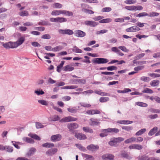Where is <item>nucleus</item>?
Listing matches in <instances>:
<instances>
[{
	"label": "nucleus",
	"instance_id": "1",
	"mask_svg": "<svg viewBox=\"0 0 160 160\" xmlns=\"http://www.w3.org/2000/svg\"><path fill=\"white\" fill-rule=\"evenodd\" d=\"M108 61V60L106 58H98L94 59L92 60V62L97 64H104L107 63Z\"/></svg>",
	"mask_w": 160,
	"mask_h": 160
},
{
	"label": "nucleus",
	"instance_id": "2",
	"mask_svg": "<svg viewBox=\"0 0 160 160\" xmlns=\"http://www.w3.org/2000/svg\"><path fill=\"white\" fill-rule=\"evenodd\" d=\"M50 21L51 22L62 23L66 22L67 20L66 18L63 17H57L56 18H51Z\"/></svg>",
	"mask_w": 160,
	"mask_h": 160
},
{
	"label": "nucleus",
	"instance_id": "3",
	"mask_svg": "<svg viewBox=\"0 0 160 160\" xmlns=\"http://www.w3.org/2000/svg\"><path fill=\"white\" fill-rule=\"evenodd\" d=\"M77 120V118L72 116H68L63 118L59 121L60 122H69L75 121Z\"/></svg>",
	"mask_w": 160,
	"mask_h": 160
},
{
	"label": "nucleus",
	"instance_id": "4",
	"mask_svg": "<svg viewBox=\"0 0 160 160\" xmlns=\"http://www.w3.org/2000/svg\"><path fill=\"white\" fill-rule=\"evenodd\" d=\"M62 138V136L61 134H57L52 135L50 138V140L52 142H56L60 141Z\"/></svg>",
	"mask_w": 160,
	"mask_h": 160
},
{
	"label": "nucleus",
	"instance_id": "5",
	"mask_svg": "<svg viewBox=\"0 0 160 160\" xmlns=\"http://www.w3.org/2000/svg\"><path fill=\"white\" fill-rule=\"evenodd\" d=\"M58 31L59 33L62 34H68L69 35H71L73 34V31L69 29L65 30L60 29H59Z\"/></svg>",
	"mask_w": 160,
	"mask_h": 160
},
{
	"label": "nucleus",
	"instance_id": "6",
	"mask_svg": "<svg viewBox=\"0 0 160 160\" xmlns=\"http://www.w3.org/2000/svg\"><path fill=\"white\" fill-rule=\"evenodd\" d=\"M100 122H98L97 119L94 118H91L89 120V124L90 126H96L98 125Z\"/></svg>",
	"mask_w": 160,
	"mask_h": 160
},
{
	"label": "nucleus",
	"instance_id": "7",
	"mask_svg": "<svg viewBox=\"0 0 160 160\" xmlns=\"http://www.w3.org/2000/svg\"><path fill=\"white\" fill-rule=\"evenodd\" d=\"M102 158L104 160H113L114 156L112 154L107 153L102 155Z\"/></svg>",
	"mask_w": 160,
	"mask_h": 160
},
{
	"label": "nucleus",
	"instance_id": "8",
	"mask_svg": "<svg viewBox=\"0 0 160 160\" xmlns=\"http://www.w3.org/2000/svg\"><path fill=\"white\" fill-rule=\"evenodd\" d=\"M25 40V38L24 37H21L18 39V40L13 42L15 48L22 44Z\"/></svg>",
	"mask_w": 160,
	"mask_h": 160
},
{
	"label": "nucleus",
	"instance_id": "9",
	"mask_svg": "<svg viewBox=\"0 0 160 160\" xmlns=\"http://www.w3.org/2000/svg\"><path fill=\"white\" fill-rule=\"evenodd\" d=\"M75 36L78 37H83L86 36V33L83 31L80 30H76L74 32Z\"/></svg>",
	"mask_w": 160,
	"mask_h": 160
},
{
	"label": "nucleus",
	"instance_id": "10",
	"mask_svg": "<svg viewBox=\"0 0 160 160\" xmlns=\"http://www.w3.org/2000/svg\"><path fill=\"white\" fill-rule=\"evenodd\" d=\"M140 30V29L137 26H134L128 28L126 29L127 32H135L138 31Z\"/></svg>",
	"mask_w": 160,
	"mask_h": 160
},
{
	"label": "nucleus",
	"instance_id": "11",
	"mask_svg": "<svg viewBox=\"0 0 160 160\" xmlns=\"http://www.w3.org/2000/svg\"><path fill=\"white\" fill-rule=\"evenodd\" d=\"M101 112L97 109H90L88 110L86 113L89 115H92L95 114H100Z\"/></svg>",
	"mask_w": 160,
	"mask_h": 160
},
{
	"label": "nucleus",
	"instance_id": "12",
	"mask_svg": "<svg viewBox=\"0 0 160 160\" xmlns=\"http://www.w3.org/2000/svg\"><path fill=\"white\" fill-rule=\"evenodd\" d=\"M128 148L130 149H136L138 150H140L142 149L143 147L142 145L138 144H132L130 145Z\"/></svg>",
	"mask_w": 160,
	"mask_h": 160
},
{
	"label": "nucleus",
	"instance_id": "13",
	"mask_svg": "<svg viewBox=\"0 0 160 160\" xmlns=\"http://www.w3.org/2000/svg\"><path fill=\"white\" fill-rule=\"evenodd\" d=\"M78 126V125L76 123H71L68 125V128L70 131H72L77 129Z\"/></svg>",
	"mask_w": 160,
	"mask_h": 160
},
{
	"label": "nucleus",
	"instance_id": "14",
	"mask_svg": "<svg viewBox=\"0 0 160 160\" xmlns=\"http://www.w3.org/2000/svg\"><path fill=\"white\" fill-rule=\"evenodd\" d=\"M84 23L86 25L90 26L93 27H96L98 24V22L92 21H86L84 22Z\"/></svg>",
	"mask_w": 160,
	"mask_h": 160
},
{
	"label": "nucleus",
	"instance_id": "15",
	"mask_svg": "<svg viewBox=\"0 0 160 160\" xmlns=\"http://www.w3.org/2000/svg\"><path fill=\"white\" fill-rule=\"evenodd\" d=\"M75 137L76 138L79 140H85L87 138V137L85 134L80 133H76Z\"/></svg>",
	"mask_w": 160,
	"mask_h": 160
},
{
	"label": "nucleus",
	"instance_id": "16",
	"mask_svg": "<svg viewBox=\"0 0 160 160\" xmlns=\"http://www.w3.org/2000/svg\"><path fill=\"white\" fill-rule=\"evenodd\" d=\"M3 46L4 48L7 49L15 48L14 43L11 42L6 43H3Z\"/></svg>",
	"mask_w": 160,
	"mask_h": 160
},
{
	"label": "nucleus",
	"instance_id": "17",
	"mask_svg": "<svg viewBox=\"0 0 160 160\" xmlns=\"http://www.w3.org/2000/svg\"><path fill=\"white\" fill-rule=\"evenodd\" d=\"M57 151L58 149L57 148L50 149L46 152V154L48 155L52 156Z\"/></svg>",
	"mask_w": 160,
	"mask_h": 160
},
{
	"label": "nucleus",
	"instance_id": "18",
	"mask_svg": "<svg viewBox=\"0 0 160 160\" xmlns=\"http://www.w3.org/2000/svg\"><path fill=\"white\" fill-rule=\"evenodd\" d=\"M87 148L89 150L94 151L97 150L99 148V147L98 145L92 144L88 146Z\"/></svg>",
	"mask_w": 160,
	"mask_h": 160
},
{
	"label": "nucleus",
	"instance_id": "19",
	"mask_svg": "<svg viewBox=\"0 0 160 160\" xmlns=\"http://www.w3.org/2000/svg\"><path fill=\"white\" fill-rule=\"evenodd\" d=\"M36 150L35 148H31L26 153V156L28 157H30L33 155L34 154V153L36 152Z\"/></svg>",
	"mask_w": 160,
	"mask_h": 160
},
{
	"label": "nucleus",
	"instance_id": "20",
	"mask_svg": "<svg viewBox=\"0 0 160 160\" xmlns=\"http://www.w3.org/2000/svg\"><path fill=\"white\" fill-rule=\"evenodd\" d=\"M61 14H64L68 16H72L73 15L72 12L66 10H61Z\"/></svg>",
	"mask_w": 160,
	"mask_h": 160
},
{
	"label": "nucleus",
	"instance_id": "21",
	"mask_svg": "<svg viewBox=\"0 0 160 160\" xmlns=\"http://www.w3.org/2000/svg\"><path fill=\"white\" fill-rule=\"evenodd\" d=\"M117 122L122 124H128L133 123V122L129 120H118Z\"/></svg>",
	"mask_w": 160,
	"mask_h": 160
},
{
	"label": "nucleus",
	"instance_id": "22",
	"mask_svg": "<svg viewBox=\"0 0 160 160\" xmlns=\"http://www.w3.org/2000/svg\"><path fill=\"white\" fill-rule=\"evenodd\" d=\"M60 117L57 115H54L48 118V120L51 121H56L60 120Z\"/></svg>",
	"mask_w": 160,
	"mask_h": 160
},
{
	"label": "nucleus",
	"instance_id": "23",
	"mask_svg": "<svg viewBox=\"0 0 160 160\" xmlns=\"http://www.w3.org/2000/svg\"><path fill=\"white\" fill-rule=\"evenodd\" d=\"M136 141V138L135 137H132L126 140L124 142L126 144H128L135 142Z\"/></svg>",
	"mask_w": 160,
	"mask_h": 160
},
{
	"label": "nucleus",
	"instance_id": "24",
	"mask_svg": "<svg viewBox=\"0 0 160 160\" xmlns=\"http://www.w3.org/2000/svg\"><path fill=\"white\" fill-rule=\"evenodd\" d=\"M74 69V68L72 67L70 65H68L63 68L64 71H72Z\"/></svg>",
	"mask_w": 160,
	"mask_h": 160
},
{
	"label": "nucleus",
	"instance_id": "25",
	"mask_svg": "<svg viewBox=\"0 0 160 160\" xmlns=\"http://www.w3.org/2000/svg\"><path fill=\"white\" fill-rule=\"evenodd\" d=\"M22 139L24 141L28 143H33L34 142V141L32 139L27 137H23Z\"/></svg>",
	"mask_w": 160,
	"mask_h": 160
},
{
	"label": "nucleus",
	"instance_id": "26",
	"mask_svg": "<svg viewBox=\"0 0 160 160\" xmlns=\"http://www.w3.org/2000/svg\"><path fill=\"white\" fill-rule=\"evenodd\" d=\"M42 146L47 148H51L53 147L54 146V145L53 143L50 142H46L43 143L42 145Z\"/></svg>",
	"mask_w": 160,
	"mask_h": 160
},
{
	"label": "nucleus",
	"instance_id": "27",
	"mask_svg": "<svg viewBox=\"0 0 160 160\" xmlns=\"http://www.w3.org/2000/svg\"><path fill=\"white\" fill-rule=\"evenodd\" d=\"M5 149L7 152L9 153H11L13 151V148L12 146H5L4 147Z\"/></svg>",
	"mask_w": 160,
	"mask_h": 160
},
{
	"label": "nucleus",
	"instance_id": "28",
	"mask_svg": "<svg viewBox=\"0 0 160 160\" xmlns=\"http://www.w3.org/2000/svg\"><path fill=\"white\" fill-rule=\"evenodd\" d=\"M107 130L108 132H112L114 133H117L118 132L119 130L116 128H108L107 129Z\"/></svg>",
	"mask_w": 160,
	"mask_h": 160
},
{
	"label": "nucleus",
	"instance_id": "29",
	"mask_svg": "<svg viewBox=\"0 0 160 160\" xmlns=\"http://www.w3.org/2000/svg\"><path fill=\"white\" fill-rule=\"evenodd\" d=\"M83 157L86 158L85 160H94V158L92 156L90 155L86 154H82Z\"/></svg>",
	"mask_w": 160,
	"mask_h": 160
},
{
	"label": "nucleus",
	"instance_id": "30",
	"mask_svg": "<svg viewBox=\"0 0 160 160\" xmlns=\"http://www.w3.org/2000/svg\"><path fill=\"white\" fill-rule=\"evenodd\" d=\"M82 130L86 132H89L91 133L93 132L92 129L88 127H83Z\"/></svg>",
	"mask_w": 160,
	"mask_h": 160
},
{
	"label": "nucleus",
	"instance_id": "31",
	"mask_svg": "<svg viewBox=\"0 0 160 160\" xmlns=\"http://www.w3.org/2000/svg\"><path fill=\"white\" fill-rule=\"evenodd\" d=\"M107 129H103L101 130V131L102 132L100 133L99 134L100 136L101 137H104L108 135V133L109 132H108L107 130Z\"/></svg>",
	"mask_w": 160,
	"mask_h": 160
},
{
	"label": "nucleus",
	"instance_id": "32",
	"mask_svg": "<svg viewBox=\"0 0 160 160\" xmlns=\"http://www.w3.org/2000/svg\"><path fill=\"white\" fill-rule=\"evenodd\" d=\"M158 129V128L157 127H154L149 132L148 135L151 136H152L157 132Z\"/></svg>",
	"mask_w": 160,
	"mask_h": 160
},
{
	"label": "nucleus",
	"instance_id": "33",
	"mask_svg": "<svg viewBox=\"0 0 160 160\" xmlns=\"http://www.w3.org/2000/svg\"><path fill=\"white\" fill-rule=\"evenodd\" d=\"M73 82H75L73 83L76 84L77 83L76 82V81L78 82L79 83L83 84H85L86 82V81L85 79H77L75 80V79H72V80Z\"/></svg>",
	"mask_w": 160,
	"mask_h": 160
},
{
	"label": "nucleus",
	"instance_id": "34",
	"mask_svg": "<svg viewBox=\"0 0 160 160\" xmlns=\"http://www.w3.org/2000/svg\"><path fill=\"white\" fill-rule=\"evenodd\" d=\"M121 155L123 157L128 159H130L132 158V157L129 156L128 153L127 152H122L121 153Z\"/></svg>",
	"mask_w": 160,
	"mask_h": 160
},
{
	"label": "nucleus",
	"instance_id": "35",
	"mask_svg": "<svg viewBox=\"0 0 160 160\" xmlns=\"http://www.w3.org/2000/svg\"><path fill=\"white\" fill-rule=\"evenodd\" d=\"M159 83V81L157 80H155L152 81L150 83V85L152 87H155L158 86Z\"/></svg>",
	"mask_w": 160,
	"mask_h": 160
},
{
	"label": "nucleus",
	"instance_id": "36",
	"mask_svg": "<svg viewBox=\"0 0 160 160\" xmlns=\"http://www.w3.org/2000/svg\"><path fill=\"white\" fill-rule=\"evenodd\" d=\"M28 136L38 140H41L40 137L36 134L30 133L28 134Z\"/></svg>",
	"mask_w": 160,
	"mask_h": 160
},
{
	"label": "nucleus",
	"instance_id": "37",
	"mask_svg": "<svg viewBox=\"0 0 160 160\" xmlns=\"http://www.w3.org/2000/svg\"><path fill=\"white\" fill-rule=\"evenodd\" d=\"M117 142L115 138H112L108 142V144L111 146H115L117 144Z\"/></svg>",
	"mask_w": 160,
	"mask_h": 160
},
{
	"label": "nucleus",
	"instance_id": "38",
	"mask_svg": "<svg viewBox=\"0 0 160 160\" xmlns=\"http://www.w3.org/2000/svg\"><path fill=\"white\" fill-rule=\"evenodd\" d=\"M75 145L81 151L85 152L87 150L86 148L80 144H76Z\"/></svg>",
	"mask_w": 160,
	"mask_h": 160
},
{
	"label": "nucleus",
	"instance_id": "39",
	"mask_svg": "<svg viewBox=\"0 0 160 160\" xmlns=\"http://www.w3.org/2000/svg\"><path fill=\"white\" fill-rule=\"evenodd\" d=\"M112 21V19L110 18H107L99 21V22L100 23H106L111 22Z\"/></svg>",
	"mask_w": 160,
	"mask_h": 160
},
{
	"label": "nucleus",
	"instance_id": "40",
	"mask_svg": "<svg viewBox=\"0 0 160 160\" xmlns=\"http://www.w3.org/2000/svg\"><path fill=\"white\" fill-rule=\"evenodd\" d=\"M18 14L20 16L22 17L27 16L28 15V12L25 10L19 12Z\"/></svg>",
	"mask_w": 160,
	"mask_h": 160
},
{
	"label": "nucleus",
	"instance_id": "41",
	"mask_svg": "<svg viewBox=\"0 0 160 160\" xmlns=\"http://www.w3.org/2000/svg\"><path fill=\"white\" fill-rule=\"evenodd\" d=\"M99 100L100 102H105L108 101L109 100V98L108 97H101Z\"/></svg>",
	"mask_w": 160,
	"mask_h": 160
},
{
	"label": "nucleus",
	"instance_id": "42",
	"mask_svg": "<svg viewBox=\"0 0 160 160\" xmlns=\"http://www.w3.org/2000/svg\"><path fill=\"white\" fill-rule=\"evenodd\" d=\"M136 104L140 107H146L148 106V104L142 102H137L135 103Z\"/></svg>",
	"mask_w": 160,
	"mask_h": 160
},
{
	"label": "nucleus",
	"instance_id": "43",
	"mask_svg": "<svg viewBox=\"0 0 160 160\" xmlns=\"http://www.w3.org/2000/svg\"><path fill=\"white\" fill-rule=\"evenodd\" d=\"M146 131V128H143L141 129L138 132H137L135 134L136 136H140L144 133Z\"/></svg>",
	"mask_w": 160,
	"mask_h": 160
},
{
	"label": "nucleus",
	"instance_id": "44",
	"mask_svg": "<svg viewBox=\"0 0 160 160\" xmlns=\"http://www.w3.org/2000/svg\"><path fill=\"white\" fill-rule=\"evenodd\" d=\"M62 46L59 45L57 46L54 48H52V51L54 52H57L62 50L63 48Z\"/></svg>",
	"mask_w": 160,
	"mask_h": 160
},
{
	"label": "nucleus",
	"instance_id": "45",
	"mask_svg": "<svg viewBox=\"0 0 160 160\" xmlns=\"http://www.w3.org/2000/svg\"><path fill=\"white\" fill-rule=\"evenodd\" d=\"M76 107H73V108H67V110L68 112L71 113H75L77 112V110L78 109H75Z\"/></svg>",
	"mask_w": 160,
	"mask_h": 160
},
{
	"label": "nucleus",
	"instance_id": "46",
	"mask_svg": "<svg viewBox=\"0 0 160 160\" xmlns=\"http://www.w3.org/2000/svg\"><path fill=\"white\" fill-rule=\"evenodd\" d=\"M60 14H61V10H53L51 12V15L53 16H58Z\"/></svg>",
	"mask_w": 160,
	"mask_h": 160
},
{
	"label": "nucleus",
	"instance_id": "47",
	"mask_svg": "<svg viewBox=\"0 0 160 160\" xmlns=\"http://www.w3.org/2000/svg\"><path fill=\"white\" fill-rule=\"evenodd\" d=\"M38 102L40 104L45 106H47L48 105V102L43 99L39 100Z\"/></svg>",
	"mask_w": 160,
	"mask_h": 160
},
{
	"label": "nucleus",
	"instance_id": "48",
	"mask_svg": "<svg viewBox=\"0 0 160 160\" xmlns=\"http://www.w3.org/2000/svg\"><path fill=\"white\" fill-rule=\"evenodd\" d=\"M142 92L148 93H152L153 91L151 89L146 88L142 91Z\"/></svg>",
	"mask_w": 160,
	"mask_h": 160
},
{
	"label": "nucleus",
	"instance_id": "49",
	"mask_svg": "<svg viewBox=\"0 0 160 160\" xmlns=\"http://www.w3.org/2000/svg\"><path fill=\"white\" fill-rule=\"evenodd\" d=\"M38 25L40 26L49 25H50L48 22L42 20L38 22Z\"/></svg>",
	"mask_w": 160,
	"mask_h": 160
},
{
	"label": "nucleus",
	"instance_id": "50",
	"mask_svg": "<svg viewBox=\"0 0 160 160\" xmlns=\"http://www.w3.org/2000/svg\"><path fill=\"white\" fill-rule=\"evenodd\" d=\"M72 50L73 52L76 53H82V50L79 49L76 46L74 47Z\"/></svg>",
	"mask_w": 160,
	"mask_h": 160
},
{
	"label": "nucleus",
	"instance_id": "51",
	"mask_svg": "<svg viewBox=\"0 0 160 160\" xmlns=\"http://www.w3.org/2000/svg\"><path fill=\"white\" fill-rule=\"evenodd\" d=\"M107 69L108 71L116 70L117 69V68L116 66H112L107 67Z\"/></svg>",
	"mask_w": 160,
	"mask_h": 160
},
{
	"label": "nucleus",
	"instance_id": "52",
	"mask_svg": "<svg viewBox=\"0 0 160 160\" xmlns=\"http://www.w3.org/2000/svg\"><path fill=\"white\" fill-rule=\"evenodd\" d=\"M53 7L56 8H61L62 7V5L59 3H55L53 5Z\"/></svg>",
	"mask_w": 160,
	"mask_h": 160
},
{
	"label": "nucleus",
	"instance_id": "53",
	"mask_svg": "<svg viewBox=\"0 0 160 160\" xmlns=\"http://www.w3.org/2000/svg\"><path fill=\"white\" fill-rule=\"evenodd\" d=\"M122 128V129L128 131H130L133 129V128L132 126H123Z\"/></svg>",
	"mask_w": 160,
	"mask_h": 160
},
{
	"label": "nucleus",
	"instance_id": "54",
	"mask_svg": "<svg viewBox=\"0 0 160 160\" xmlns=\"http://www.w3.org/2000/svg\"><path fill=\"white\" fill-rule=\"evenodd\" d=\"M140 80L145 82H148L150 81V79L148 77L142 76L140 78Z\"/></svg>",
	"mask_w": 160,
	"mask_h": 160
},
{
	"label": "nucleus",
	"instance_id": "55",
	"mask_svg": "<svg viewBox=\"0 0 160 160\" xmlns=\"http://www.w3.org/2000/svg\"><path fill=\"white\" fill-rule=\"evenodd\" d=\"M136 0H127L124 1V2L127 4H132L136 3Z\"/></svg>",
	"mask_w": 160,
	"mask_h": 160
},
{
	"label": "nucleus",
	"instance_id": "56",
	"mask_svg": "<svg viewBox=\"0 0 160 160\" xmlns=\"http://www.w3.org/2000/svg\"><path fill=\"white\" fill-rule=\"evenodd\" d=\"M82 9H86V8H89L92 9V8L90 7V6L85 3H82L81 4Z\"/></svg>",
	"mask_w": 160,
	"mask_h": 160
},
{
	"label": "nucleus",
	"instance_id": "57",
	"mask_svg": "<svg viewBox=\"0 0 160 160\" xmlns=\"http://www.w3.org/2000/svg\"><path fill=\"white\" fill-rule=\"evenodd\" d=\"M148 14L146 12H141L139 13V14L137 15L136 17H143L144 16H148Z\"/></svg>",
	"mask_w": 160,
	"mask_h": 160
},
{
	"label": "nucleus",
	"instance_id": "58",
	"mask_svg": "<svg viewBox=\"0 0 160 160\" xmlns=\"http://www.w3.org/2000/svg\"><path fill=\"white\" fill-rule=\"evenodd\" d=\"M112 8L110 7H105L102 9L101 11L102 12H108L112 10Z\"/></svg>",
	"mask_w": 160,
	"mask_h": 160
},
{
	"label": "nucleus",
	"instance_id": "59",
	"mask_svg": "<svg viewBox=\"0 0 160 160\" xmlns=\"http://www.w3.org/2000/svg\"><path fill=\"white\" fill-rule=\"evenodd\" d=\"M125 8L129 11H135V6L134 5L126 6L125 7Z\"/></svg>",
	"mask_w": 160,
	"mask_h": 160
},
{
	"label": "nucleus",
	"instance_id": "60",
	"mask_svg": "<svg viewBox=\"0 0 160 160\" xmlns=\"http://www.w3.org/2000/svg\"><path fill=\"white\" fill-rule=\"evenodd\" d=\"M80 104L82 106L85 108H89L91 106V105L86 102H82Z\"/></svg>",
	"mask_w": 160,
	"mask_h": 160
},
{
	"label": "nucleus",
	"instance_id": "61",
	"mask_svg": "<svg viewBox=\"0 0 160 160\" xmlns=\"http://www.w3.org/2000/svg\"><path fill=\"white\" fill-rule=\"evenodd\" d=\"M159 15V13L158 12H152L148 14V16L150 17H153L155 16H157Z\"/></svg>",
	"mask_w": 160,
	"mask_h": 160
},
{
	"label": "nucleus",
	"instance_id": "62",
	"mask_svg": "<svg viewBox=\"0 0 160 160\" xmlns=\"http://www.w3.org/2000/svg\"><path fill=\"white\" fill-rule=\"evenodd\" d=\"M118 48L124 52H128L129 51V50L127 49L126 47L124 46H119L118 47Z\"/></svg>",
	"mask_w": 160,
	"mask_h": 160
},
{
	"label": "nucleus",
	"instance_id": "63",
	"mask_svg": "<svg viewBox=\"0 0 160 160\" xmlns=\"http://www.w3.org/2000/svg\"><path fill=\"white\" fill-rule=\"evenodd\" d=\"M144 68V66H138L137 67H135L134 68V70L137 72L138 71L143 69Z\"/></svg>",
	"mask_w": 160,
	"mask_h": 160
},
{
	"label": "nucleus",
	"instance_id": "64",
	"mask_svg": "<svg viewBox=\"0 0 160 160\" xmlns=\"http://www.w3.org/2000/svg\"><path fill=\"white\" fill-rule=\"evenodd\" d=\"M148 156L145 155H144L141 157H138V160H147Z\"/></svg>",
	"mask_w": 160,
	"mask_h": 160
}]
</instances>
